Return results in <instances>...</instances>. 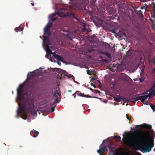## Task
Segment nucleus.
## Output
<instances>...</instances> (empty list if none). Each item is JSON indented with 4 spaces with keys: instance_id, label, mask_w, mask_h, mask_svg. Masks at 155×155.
<instances>
[{
    "instance_id": "obj_1",
    "label": "nucleus",
    "mask_w": 155,
    "mask_h": 155,
    "mask_svg": "<svg viewBox=\"0 0 155 155\" xmlns=\"http://www.w3.org/2000/svg\"><path fill=\"white\" fill-rule=\"evenodd\" d=\"M140 140L141 143L138 146L142 152H149L154 146L153 140L150 135L149 130L141 132Z\"/></svg>"
},
{
    "instance_id": "obj_2",
    "label": "nucleus",
    "mask_w": 155,
    "mask_h": 155,
    "mask_svg": "<svg viewBox=\"0 0 155 155\" xmlns=\"http://www.w3.org/2000/svg\"><path fill=\"white\" fill-rule=\"evenodd\" d=\"M19 107L17 111V116L18 117L21 113H24L27 111H31L34 105L29 103H26L24 102H20L18 103Z\"/></svg>"
},
{
    "instance_id": "obj_3",
    "label": "nucleus",
    "mask_w": 155,
    "mask_h": 155,
    "mask_svg": "<svg viewBox=\"0 0 155 155\" xmlns=\"http://www.w3.org/2000/svg\"><path fill=\"white\" fill-rule=\"evenodd\" d=\"M65 8H62L60 12H57L54 13H53L49 15V18L52 21H54L57 20L58 19V17H56V15H58L60 17H63L66 15L70 17H72V18H75L78 21H80V19L78 18L74 15L71 13H68L67 15H65L63 12L65 11Z\"/></svg>"
},
{
    "instance_id": "obj_4",
    "label": "nucleus",
    "mask_w": 155,
    "mask_h": 155,
    "mask_svg": "<svg viewBox=\"0 0 155 155\" xmlns=\"http://www.w3.org/2000/svg\"><path fill=\"white\" fill-rule=\"evenodd\" d=\"M88 3V0H76L75 3L76 6L81 10H83Z\"/></svg>"
},
{
    "instance_id": "obj_5",
    "label": "nucleus",
    "mask_w": 155,
    "mask_h": 155,
    "mask_svg": "<svg viewBox=\"0 0 155 155\" xmlns=\"http://www.w3.org/2000/svg\"><path fill=\"white\" fill-rule=\"evenodd\" d=\"M26 94H24L23 91V85H20L17 90V97L18 100H23L24 96Z\"/></svg>"
},
{
    "instance_id": "obj_6",
    "label": "nucleus",
    "mask_w": 155,
    "mask_h": 155,
    "mask_svg": "<svg viewBox=\"0 0 155 155\" xmlns=\"http://www.w3.org/2000/svg\"><path fill=\"white\" fill-rule=\"evenodd\" d=\"M107 151V147L106 146H103L102 144H101L100 146V149L97 150V153L100 154V155H103V153L106 152Z\"/></svg>"
},
{
    "instance_id": "obj_7",
    "label": "nucleus",
    "mask_w": 155,
    "mask_h": 155,
    "mask_svg": "<svg viewBox=\"0 0 155 155\" xmlns=\"http://www.w3.org/2000/svg\"><path fill=\"white\" fill-rule=\"evenodd\" d=\"M52 24H48L44 29V35H50L51 34L50 32V28L52 26Z\"/></svg>"
},
{
    "instance_id": "obj_8",
    "label": "nucleus",
    "mask_w": 155,
    "mask_h": 155,
    "mask_svg": "<svg viewBox=\"0 0 155 155\" xmlns=\"http://www.w3.org/2000/svg\"><path fill=\"white\" fill-rule=\"evenodd\" d=\"M50 45V44H47V45L46 46V48H47V55L46 56H47L48 57H49V56H51V54H52L53 55H53L54 54H56V53L54 52V53H53L51 50L49 48V45Z\"/></svg>"
},
{
    "instance_id": "obj_9",
    "label": "nucleus",
    "mask_w": 155,
    "mask_h": 155,
    "mask_svg": "<svg viewBox=\"0 0 155 155\" xmlns=\"http://www.w3.org/2000/svg\"><path fill=\"white\" fill-rule=\"evenodd\" d=\"M39 84V81L38 80H36L32 83V84L31 85V87L33 88H36L38 86Z\"/></svg>"
},
{
    "instance_id": "obj_10",
    "label": "nucleus",
    "mask_w": 155,
    "mask_h": 155,
    "mask_svg": "<svg viewBox=\"0 0 155 155\" xmlns=\"http://www.w3.org/2000/svg\"><path fill=\"white\" fill-rule=\"evenodd\" d=\"M139 97H140V100L141 101V102L144 104H145L144 103L145 100L148 97L149 98V97L148 94H147L146 95L144 96H139Z\"/></svg>"
},
{
    "instance_id": "obj_11",
    "label": "nucleus",
    "mask_w": 155,
    "mask_h": 155,
    "mask_svg": "<svg viewBox=\"0 0 155 155\" xmlns=\"http://www.w3.org/2000/svg\"><path fill=\"white\" fill-rule=\"evenodd\" d=\"M141 127L147 130L151 129L152 128V126L150 124H143L140 125Z\"/></svg>"
},
{
    "instance_id": "obj_12",
    "label": "nucleus",
    "mask_w": 155,
    "mask_h": 155,
    "mask_svg": "<svg viewBox=\"0 0 155 155\" xmlns=\"http://www.w3.org/2000/svg\"><path fill=\"white\" fill-rule=\"evenodd\" d=\"M75 93L77 94L78 96H80L82 97H87V98H91V97L90 95H84L82 94L80 91H76L75 92Z\"/></svg>"
},
{
    "instance_id": "obj_13",
    "label": "nucleus",
    "mask_w": 155,
    "mask_h": 155,
    "mask_svg": "<svg viewBox=\"0 0 155 155\" xmlns=\"http://www.w3.org/2000/svg\"><path fill=\"white\" fill-rule=\"evenodd\" d=\"M146 94H148L150 99V98L153 97L155 95V91H152L149 90L146 92Z\"/></svg>"
},
{
    "instance_id": "obj_14",
    "label": "nucleus",
    "mask_w": 155,
    "mask_h": 155,
    "mask_svg": "<svg viewBox=\"0 0 155 155\" xmlns=\"http://www.w3.org/2000/svg\"><path fill=\"white\" fill-rule=\"evenodd\" d=\"M39 69H36V70L32 72V74H28L27 77H33L37 75H38L39 73Z\"/></svg>"
},
{
    "instance_id": "obj_15",
    "label": "nucleus",
    "mask_w": 155,
    "mask_h": 155,
    "mask_svg": "<svg viewBox=\"0 0 155 155\" xmlns=\"http://www.w3.org/2000/svg\"><path fill=\"white\" fill-rule=\"evenodd\" d=\"M30 134L32 136L35 137H37L39 134V132L33 129V130L31 131Z\"/></svg>"
},
{
    "instance_id": "obj_16",
    "label": "nucleus",
    "mask_w": 155,
    "mask_h": 155,
    "mask_svg": "<svg viewBox=\"0 0 155 155\" xmlns=\"http://www.w3.org/2000/svg\"><path fill=\"white\" fill-rule=\"evenodd\" d=\"M110 152L112 153H114V149L115 147L113 146L112 144H108V146Z\"/></svg>"
},
{
    "instance_id": "obj_17",
    "label": "nucleus",
    "mask_w": 155,
    "mask_h": 155,
    "mask_svg": "<svg viewBox=\"0 0 155 155\" xmlns=\"http://www.w3.org/2000/svg\"><path fill=\"white\" fill-rule=\"evenodd\" d=\"M53 56L55 59H58L60 61L62 62H64V60L63 58L62 57L60 56L58 54H54L53 55Z\"/></svg>"
},
{
    "instance_id": "obj_18",
    "label": "nucleus",
    "mask_w": 155,
    "mask_h": 155,
    "mask_svg": "<svg viewBox=\"0 0 155 155\" xmlns=\"http://www.w3.org/2000/svg\"><path fill=\"white\" fill-rule=\"evenodd\" d=\"M140 100V97H139V96L136 97H135L132 100H126V101L127 102V103H128L129 102H132L134 103H135L136 101H138V100Z\"/></svg>"
},
{
    "instance_id": "obj_19",
    "label": "nucleus",
    "mask_w": 155,
    "mask_h": 155,
    "mask_svg": "<svg viewBox=\"0 0 155 155\" xmlns=\"http://www.w3.org/2000/svg\"><path fill=\"white\" fill-rule=\"evenodd\" d=\"M43 41L44 43L46 44V45L47 44H50V42L49 41L48 37V36H43Z\"/></svg>"
},
{
    "instance_id": "obj_20",
    "label": "nucleus",
    "mask_w": 155,
    "mask_h": 155,
    "mask_svg": "<svg viewBox=\"0 0 155 155\" xmlns=\"http://www.w3.org/2000/svg\"><path fill=\"white\" fill-rule=\"evenodd\" d=\"M123 140L124 142L126 144L128 143H129V142L130 141V139L127 137H124L123 138Z\"/></svg>"
},
{
    "instance_id": "obj_21",
    "label": "nucleus",
    "mask_w": 155,
    "mask_h": 155,
    "mask_svg": "<svg viewBox=\"0 0 155 155\" xmlns=\"http://www.w3.org/2000/svg\"><path fill=\"white\" fill-rule=\"evenodd\" d=\"M114 100L116 101L120 102L121 101V98L120 96H117V97H114Z\"/></svg>"
},
{
    "instance_id": "obj_22",
    "label": "nucleus",
    "mask_w": 155,
    "mask_h": 155,
    "mask_svg": "<svg viewBox=\"0 0 155 155\" xmlns=\"http://www.w3.org/2000/svg\"><path fill=\"white\" fill-rule=\"evenodd\" d=\"M23 29V28L21 26L16 28H15V31L17 32H18V31H22Z\"/></svg>"
},
{
    "instance_id": "obj_23",
    "label": "nucleus",
    "mask_w": 155,
    "mask_h": 155,
    "mask_svg": "<svg viewBox=\"0 0 155 155\" xmlns=\"http://www.w3.org/2000/svg\"><path fill=\"white\" fill-rule=\"evenodd\" d=\"M114 138L118 141H120L121 139V137L119 136H115L114 137Z\"/></svg>"
},
{
    "instance_id": "obj_24",
    "label": "nucleus",
    "mask_w": 155,
    "mask_h": 155,
    "mask_svg": "<svg viewBox=\"0 0 155 155\" xmlns=\"http://www.w3.org/2000/svg\"><path fill=\"white\" fill-rule=\"evenodd\" d=\"M54 71L57 72L58 73H60L63 71L61 69L57 68H54Z\"/></svg>"
},
{
    "instance_id": "obj_25",
    "label": "nucleus",
    "mask_w": 155,
    "mask_h": 155,
    "mask_svg": "<svg viewBox=\"0 0 155 155\" xmlns=\"http://www.w3.org/2000/svg\"><path fill=\"white\" fill-rule=\"evenodd\" d=\"M137 13L140 16L142 17L143 16L142 12L140 10L137 11Z\"/></svg>"
},
{
    "instance_id": "obj_26",
    "label": "nucleus",
    "mask_w": 155,
    "mask_h": 155,
    "mask_svg": "<svg viewBox=\"0 0 155 155\" xmlns=\"http://www.w3.org/2000/svg\"><path fill=\"white\" fill-rule=\"evenodd\" d=\"M57 94H58V91L57 90H56L55 92L53 94V97H58V96L57 95Z\"/></svg>"
},
{
    "instance_id": "obj_27",
    "label": "nucleus",
    "mask_w": 155,
    "mask_h": 155,
    "mask_svg": "<svg viewBox=\"0 0 155 155\" xmlns=\"http://www.w3.org/2000/svg\"><path fill=\"white\" fill-rule=\"evenodd\" d=\"M152 109L154 111H155V105H154L152 104H151L150 105Z\"/></svg>"
},
{
    "instance_id": "obj_28",
    "label": "nucleus",
    "mask_w": 155,
    "mask_h": 155,
    "mask_svg": "<svg viewBox=\"0 0 155 155\" xmlns=\"http://www.w3.org/2000/svg\"><path fill=\"white\" fill-rule=\"evenodd\" d=\"M150 90L152 91H155V84H154Z\"/></svg>"
},
{
    "instance_id": "obj_29",
    "label": "nucleus",
    "mask_w": 155,
    "mask_h": 155,
    "mask_svg": "<svg viewBox=\"0 0 155 155\" xmlns=\"http://www.w3.org/2000/svg\"><path fill=\"white\" fill-rule=\"evenodd\" d=\"M105 55L107 56L108 58H110V57H111V55H110V54L108 53V52H106V54H105Z\"/></svg>"
},
{
    "instance_id": "obj_30",
    "label": "nucleus",
    "mask_w": 155,
    "mask_h": 155,
    "mask_svg": "<svg viewBox=\"0 0 155 155\" xmlns=\"http://www.w3.org/2000/svg\"><path fill=\"white\" fill-rule=\"evenodd\" d=\"M152 5H153V12L155 14V4L153 2L152 4Z\"/></svg>"
},
{
    "instance_id": "obj_31",
    "label": "nucleus",
    "mask_w": 155,
    "mask_h": 155,
    "mask_svg": "<svg viewBox=\"0 0 155 155\" xmlns=\"http://www.w3.org/2000/svg\"><path fill=\"white\" fill-rule=\"evenodd\" d=\"M59 102V100L58 98V97L55 100L54 102L53 103V104L55 103H58Z\"/></svg>"
},
{
    "instance_id": "obj_32",
    "label": "nucleus",
    "mask_w": 155,
    "mask_h": 155,
    "mask_svg": "<svg viewBox=\"0 0 155 155\" xmlns=\"http://www.w3.org/2000/svg\"><path fill=\"white\" fill-rule=\"evenodd\" d=\"M111 32L114 33H116V29L114 28L111 31Z\"/></svg>"
},
{
    "instance_id": "obj_33",
    "label": "nucleus",
    "mask_w": 155,
    "mask_h": 155,
    "mask_svg": "<svg viewBox=\"0 0 155 155\" xmlns=\"http://www.w3.org/2000/svg\"><path fill=\"white\" fill-rule=\"evenodd\" d=\"M54 107H51V112H54Z\"/></svg>"
},
{
    "instance_id": "obj_34",
    "label": "nucleus",
    "mask_w": 155,
    "mask_h": 155,
    "mask_svg": "<svg viewBox=\"0 0 155 155\" xmlns=\"http://www.w3.org/2000/svg\"><path fill=\"white\" fill-rule=\"evenodd\" d=\"M107 52H105V51H101V54H105H105Z\"/></svg>"
},
{
    "instance_id": "obj_35",
    "label": "nucleus",
    "mask_w": 155,
    "mask_h": 155,
    "mask_svg": "<svg viewBox=\"0 0 155 155\" xmlns=\"http://www.w3.org/2000/svg\"><path fill=\"white\" fill-rule=\"evenodd\" d=\"M87 73L88 74L90 75L91 74L90 71L89 70H87Z\"/></svg>"
},
{
    "instance_id": "obj_36",
    "label": "nucleus",
    "mask_w": 155,
    "mask_h": 155,
    "mask_svg": "<svg viewBox=\"0 0 155 155\" xmlns=\"http://www.w3.org/2000/svg\"><path fill=\"white\" fill-rule=\"evenodd\" d=\"M141 127V126H140V125H136L135 126V128H138V127Z\"/></svg>"
},
{
    "instance_id": "obj_37",
    "label": "nucleus",
    "mask_w": 155,
    "mask_h": 155,
    "mask_svg": "<svg viewBox=\"0 0 155 155\" xmlns=\"http://www.w3.org/2000/svg\"><path fill=\"white\" fill-rule=\"evenodd\" d=\"M126 117H127V119L128 120H129V122H130V119L129 118V117H128V116L127 115V114L126 115Z\"/></svg>"
},
{
    "instance_id": "obj_38",
    "label": "nucleus",
    "mask_w": 155,
    "mask_h": 155,
    "mask_svg": "<svg viewBox=\"0 0 155 155\" xmlns=\"http://www.w3.org/2000/svg\"><path fill=\"white\" fill-rule=\"evenodd\" d=\"M76 93H74L72 94V96H74V98H76Z\"/></svg>"
},
{
    "instance_id": "obj_39",
    "label": "nucleus",
    "mask_w": 155,
    "mask_h": 155,
    "mask_svg": "<svg viewBox=\"0 0 155 155\" xmlns=\"http://www.w3.org/2000/svg\"><path fill=\"white\" fill-rule=\"evenodd\" d=\"M95 93H98L99 92H100V91L97 90H95Z\"/></svg>"
},
{
    "instance_id": "obj_40",
    "label": "nucleus",
    "mask_w": 155,
    "mask_h": 155,
    "mask_svg": "<svg viewBox=\"0 0 155 155\" xmlns=\"http://www.w3.org/2000/svg\"><path fill=\"white\" fill-rule=\"evenodd\" d=\"M71 78L74 81V77L73 75H71Z\"/></svg>"
},
{
    "instance_id": "obj_41",
    "label": "nucleus",
    "mask_w": 155,
    "mask_h": 155,
    "mask_svg": "<svg viewBox=\"0 0 155 155\" xmlns=\"http://www.w3.org/2000/svg\"><path fill=\"white\" fill-rule=\"evenodd\" d=\"M57 63L59 65H61V63L59 61H57Z\"/></svg>"
},
{
    "instance_id": "obj_42",
    "label": "nucleus",
    "mask_w": 155,
    "mask_h": 155,
    "mask_svg": "<svg viewBox=\"0 0 155 155\" xmlns=\"http://www.w3.org/2000/svg\"><path fill=\"white\" fill-rule=\"evenodd\" d=\"M140 1L142 2H144L147 1V0H140Z\"/></svg>"
},
{
    "instance_id": "obj_43",
    "label": "nucleus",
    "mask_w": 155,
    "mask_h": 155,
    "mask_svg": "<svg viewBox=\"0 0 155 155\" xmlns=\"http://www.w3.org/2000/svg\"><path fill=\"white\" fill-rule=\"evenodd\" d=\"M96 79L94 77H93L92 78V80H95Z\"/></svg>"
},
{
    "instance_id": "obj_44",
    "label": "nucleus",
    "mask_w": 155,
    "mask_h": 155,
    "mask_svg": "<svg viewBox=\"0 0 155 155\" xmlns=\"http://www.w3.org/2000/svg\"><path fill=\"white\" fill-rule=\"evenodd\" d=\"M144 8V6H141V7L140 9H143Z\"/></svg>"
},
{
    "instance_id": "obj_45",
    "label": "nucleus",
    "mask_w": 155,
    "mask_h": 155,
    "mask_svg": "<svg viewBox=\"0 0 155 155\" xmlns=\"http://www.w3.org/2000/svg\"><path fill=\"white\" fill-rule=\"evenodd\" d=\"M153 72H154L155 73V68H154L152 70Z\"/></svg>"
},
{
    "instance_id": "obj_46",
    "label": "nucleus",
    "mask_w": 155,
    "mask_h": 155,
    "mask_svg": "<svg viewBox=\"0 0 155 155\" xmlns=\"http://www.w3.org/2000/svg\"><path fill=\"white\" fill-rule=\"evenodd\" d=\"M97 81L99 83V85H100V84H101V82H100V81L99 80H97Z\"/></svg>"
},
{
    "instance_id": "obj_47",
    "label": "nucleus",
    "mask_w": 155,
    "mask_h": 155,
    "mask_svg": "<svg viewBox=\"0 0 155 155\" xmlns=\"http://www.w3.org/2000/svg\"><path fill=\"white\" fill-rule=\"evenodd\" d=\"M90 89L91 91H93H93H94V90H93L92 88H90Z\"/></svg>"
},
{
    "instance_id": "obj_48",
    "label": "nucleus",
    "mask_w": 155,
    "mask_h": 155,
    "mask_svg": "<svg viewBox=\"0 0 155 155\" xmlns=\"http://www.w3.org/2000/svg\"><path fill=\"white\" fill-rule=\"evenodd\" d=\"M68 78H71V75L68 76Z\"/></svg>"
},
{
    "instance_id": "obj_49",
    "label": "nucleus",
    "mask_w": 155,
    "mask_h": 155,
    "mask_svg": "<svg viewBox=\"0 0 155 155\" xmlns=\"http://www.w3.org/2000/svg\"><path fill=\"white\" fill-rule=\"evenodd\" d=\"M72 90H68V92H72Z\"/></svg>"
},
{
    "instance_id": "obj_50",
    "label": "nucleus",
    "mask_w": 155,
    "mask_h": 155,
    "mask_svg": "<svg viewBox=\"0 0 155 155\" xmlns=\"http://www.w3.org/2000/svg\"><path fill=\"white\" fill-rule=\"evenodd\" d=\"M29 78H27L26 79V81H29Z\"/></svg>"
},
{
    "instance_id": "obj_51",
    "label": "nucleus",
    "mask_w": 155,
    "mask_h": 155,
    "mask_svg": "<svg viewBox=\"0 0 155 155\" xmlns=\"http://www.w3.org/2000/svg\"><path fill=\"white\" fill-rule=\"evenodd\" d=\"M31 5L32 6H33L34 5V3H31Z\"/></svg>"
},
{
    "instance_id": "obj_52",
    "label": "nucleus",
    "mask_w": 155,
    "mask_h": 155,
    "mask_svg": "<svg viewBox=\"0 0 155 155\" xmlns=\"http://www.w3.org/2000/svg\"><path fill=\"white\" fill-rule=\"evenodd\" d=\"M93 86V87H94V88H96V86L94 84Z\"/></svg>"
},
{
    "instance_id": "obj_53",
    "label": "nucleus",
    "mask_w": 155,
    "mask_h": 155,
    "mask_svg": "<svg viewBox=\"0 0 155 155\" xmlns=\"http://www.w3.org/2000/svg\"><path fill=\"white\" fill-rule=\"evenodd\" d=\"M94 84H93L92 83H91V85L92 86H93Z\"/></svg>"
},
{
    "instance_id": "obj_54",
    "label": "nucleus",
    "mask_w": 155,
    "mask_h": 155,
    "mask_svg": "<svg viewBox=\"0 0 155 155\" xmlns=\"http://www.w3.org/2000/svg\"><path fill=\"white\" fill-rule=\"evenodd\" d=\"M138 130H136L135 131V132H138Z\"/></svg>"
},
{
    "instance_id": "obj_55",
    "label": "nucleus",
    "mask_w": 155,
    "mask_h": 155,
    "mask_svg": "<svg viewBox=\"0 0 155 155\" xmlns=\"http://www.w3.org/2000/svg\"><path fill=\"white\" fill-rule=\"evenodd\" d=\"M95 35H93L92 36V37H95Z\"/></svg>"
},
{
    "instance_id": "obj_56",
    "label": "nucleus",
    "mask_w": 155,
    "mask_h": 155,
    "mask_svg": "<svg viewBox=\"0 0 155 155\" xmlns=\"http://www.w3.org/2000/svg\"><path fill=\"white\" fill-rule=\"evenodd\" d=\"M129 51H129V50H128V51L127 52V53H128L129 52Z\"/></svg>"
},
{
    "instance_id": "obj_57",
    "label": "nucleus",
    "mask_w": 155,
    "mask_h": 155,
    "mask_svg": "<svg viewBox=\"0 0 155 155\" xmlns=\"http://www.w3.org/2000/svg\"><path fill=\"white\" fill-rule=\"evenodd\" d=\"M105 141H106V140H103V142H104Z\"/></svg>"
},
{
    "instance_id": "obj_58",
    "label": "nucleus",
    "mask_w": 155,
    "mask_h": 155,
    "mask_svg": "<svg viewBox=\"0 0 155 155\" xmlns=\"http://www.w3.org/2000/svg\"><path fill=\"white\" fill-rule=\"evenodd\" d=\"M61 79V78H60V79Z\"/></svg>"
},
{
    "instance_id": "obj_59",
    "label": "nucleus",
    "mask_w": 155,
    "mask_h": 155,
    "mask_svg": "<svg viewBox=\"0 0 155 155\" xmlns=\"http://www.w3.org/2000/svg\"><path fill=\"white\" fill-rule=\"evenodd\" d=\"M50 60L51 61H52L51 60V59H50Z\"/></svg>"
},
{
    "instance_id": "obj_60",
    "label": "nucleus",
    "mask_w": 155,
    "mask_h": 155,
    "mask_svg": "<svg viewBox=\"0 0 155 155\" xmlns=\"http://www.w3.org/2000/svg\"><path fill=\"white\" fill-rule=\"evenodd\" d=\"M23 118L24 119H26L25 118Z\"/></svg>"
},
{
    "instance_id": "obj_61",
    "label": "nucleus",
    "mask_w": 155,
    "mask_h": 155,
    "mask_svg": "<svg viewBox=\"0 0 155 155\" xmlns=\"http://www.w3.org/2000/svg\"><path fill=\"white\" fill-rule=\"evenodd\" d=\"M146 94L144 93V94Z\"/></svg>"
}]
</instances>
